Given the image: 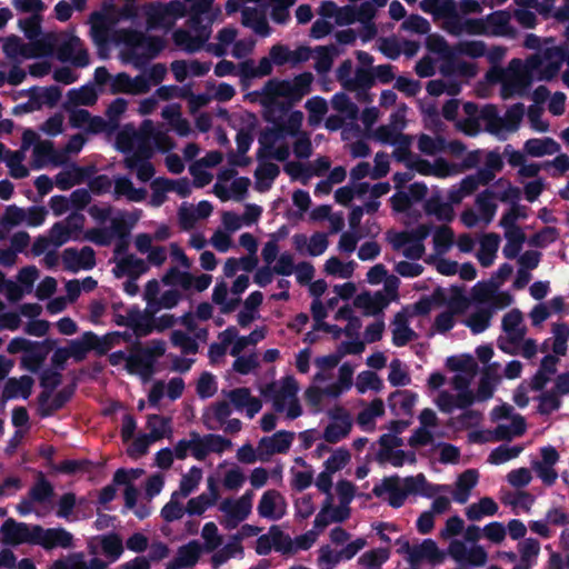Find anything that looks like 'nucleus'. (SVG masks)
Instances as JSON below:
<instances>
[{"label": "nucleus", "instance_id": "1", "mask_svg": "<svg viewBox=\"0 0 569 569\" xmlns=\"http://www.w3.org/2000/svg\"><path fill=\"white\" fill-rule=\"evenodd\" d=\"M166 352V342L153 339L148 346L136 341L127 358L126 370L131 375H139L143 380H149L156 372L157 359Z\"/></svg>", "mask_w": 569, "mask_h": 569}, {"label": "nucleus", "instance_id": "2", "mask_svg": "<svg viewBox=\"0 0 569 569\" xmlns=\"http://www.w3.org/2000/svg\"><path fill=\"white\" fill-rule=\"evenodd\" d=\"M124 42L131 48L130 58L136 68H142L150 60L157 58L166 47L163 38L137 30L128 31Z\"/></svg>", "mask_w": 569, "mask_h": 569}, {"label": "nucleus", "instance_id": "3", "mask_svg": "<svg viewBox=\"0 0 569 569\" xmlns=\"http://www.w3.org/2000/svg\"><path fill=\"white\" fill-rule=\"evenodd\" d=\"M149 435H140L128 447L127 453L131 458H139L148 452L151 442L160 440L167 432H171V418L160 415H149L147 420Z\"/></svg>", "mask_w": 569, "mask_h": 569}, {"label": "nucleus", "instance_id": "4", "mask_svg": "<svg viewBox=\"0 0 569 569\" xmlns=\"http://www.w3.org/2000/svg\"><path fill=\"white\" fill-rule=\"evenodd\" d=\"M144 14L148 29L169 27L176 18L183 16V6L178 0L169 3H151L147 7Z\"/></svg>", "mask_w": 569, "mask_h": 569}, {"label": "nucleus", "instance_id": "5", "mask_svg": "<svg viewBox=\"0 0 569 569\" xmlns=\"http://www.w3.org/2000/svg\"><path fill=\"white\" fill-rule=\"evenodd\" d=\"M2 541L4 545L18 546L22 543H34V525L18 522L12 518L7 519L1 528Z\"/></svg>", "mask_w": 569, "mask_h": 569}, {"label": "nucleus", "instance_id": "6", "mask_svg": "<svg viewBox=\"0 0 569 569\" xmlns=\"http://www.w3.org/2000/svg\"><path fill=\"white\" fill-rule=\"evenodd\" d=\"M34 543L41 546L46 550H52L57 547L70 548L72 546L73 536L64 528L44 529L40 525H34Z\"/></svg>", "mask_w": 569, "mask_h": 569}, {"label": "nucleus", "instance_id": "7", "mask_svg": "<svg viewBox=\"0 0 569 569\" xmlns=\"http://www.w3.org/2000/svg\"><path fill=\"white\" fill-rule=\"evenodd\" d=\"M56 346L57 340L54 339L47 338L43 341H37V346L32 347L31 350L29 349V351H26L22 356V368L30 372H37Z\"/></svg>", "mask_w": 569, "mask_h": 569}, {"label": "nucleus", "instance_id": "8", "mask_svg": "<svg viewBox=\"0 0 569 569\" xmlns=\"http://www.w3.org/2000/svg\"><path fill=\"white\" fill-rule=\"evenodd\" d=\"M400 478L397 475L386 477L381 483L375 485L372 493L377 498H381L386 492L389 493L388 503L392 508H400L405 505L407 495L402 488L399 487Z\"/></svg>", "mask_w": 569, "mask_h": 569}, {"label": "nucleus", "instance_id": "9", "mask_svg": "<svg viewBox=\"0 0 569 569\" xmlns=\"http://www.w3.org/2000/svg\"><path fill=\"white\" fill-rule=\"evenodd\" d=\"M33 169H42L48 163H52L54 166H61L66 162V154L56 151L53 142L50 140H44L38 142L33 147Z\"/></svg>", "mask_w": 569, "mask_h": 569}, {"label": "nucleus", "instance_id": "10", "mask_svg": "<svg viewBox=\"0 0 569 569\" xmlns=\"http://www.w3.org/2000/svg\"><path fill=\"white\" fill-rule=\"evenodd\" d=\"M107 567L108 563L100 558L94 557L87 562L83 552H73L67 558L53 561L51 569H107Z\"/></svg>", "mask_w": 569, "mask_h": 569}, {"label": "nucleus", "instance_id": "11", "mask_svg": "<svg viewBox=\"0 0 569 569\" xmlns=\"http://www.w3.org/2000/svg\"><path fill=\"white\" fill-rule=\"evenodd\" d=\"M263 93L269 99L287 98L289 101L288 104L283 102L279 103V108L282 111L288 110L291 103L297 102L290 80L270 79L263 87Z\"/></svg>", "mask_w": 569, "mask_h": 569}, {"label": "nucleus", "instance_id": "12", "mask_svg": "<svg viewBox=\"0 0 569 569\" xmlns=\"http://www.w3.org/2000/svg\"><path fill=\"white\" fill-rule=\"evenodd\" d=\"M33 383V378L27 375L20 378H9L2 390L3 402L18 397L28 399L32 392Z\"/></svg>", "mask_w": 569, "mask_h": 569}, {"label": "nucleus", "instance_id": "13", "mask_svg": "<svg viewBox=\"0 0 569 569\" xmlns=\"http://www.w3.org/2000/svg\"><path fill=\"white\" fill-rule=\"evenodd\" d=\"M418 395L410 390H396L388 397V406L395 416L400 413L412 416Z\"/></svg>", "mask_w": 569, "mask_h": 569}, {"label": "nucleus", "instance_id": "14", "mask_svg": "<svg viewBox=\"0 0 569 569\" xmlns=\"http://www.w3.org/2000/svg\"><path fill=\"white\" fill-rule=\"evenodd\" d=\"M392 323L395 326L392 330V342L395 346L403 347L417 337L416 332L409 327L407 308L395 315Z\"/></svg>", "mask_w": 569, "mask_h": 569}, {"label": "nucleus", "instance_id": "15", "mask_svg": "<svg viewBox=\"0 0 569 569\" xmlns=\"http://www.w3.org/2000/svg\"><path fill=\"white\" fill-rule=\"evenodd\" d=\"M479 472L477 469H467L461 472L456 481V490L452 498L456 502L463 505L468 501L471 490L477 486Z\"/></svg>", "mask_w": 569, "mask_h": 569}, {"label": "nucleus", "instance_id": "16", "mask_svg": "<svg viewBox=\"0 0 569 569\" xmlns=\"http://www.w3.org/2000/svg\"><path fill=\"white\" fill-rule=\"evenodd\" d=\"M76 391V383L68 385L59 390L52 400L44 403H38V412L41 418L53 416L57 411L62 409L73 397Z\"/></svg>", "mask_w": 569, "mask_h": 569}, {"label": "nucleus", "instance_id": "17", "mask_svg": "<svg viewBox=\"0 0 569 569\" xmlns=\"http://www.w3.org/2000/svg\"><path fill=\"white\" fill-rule=\"evenodd\" d=\"M522 320V312L519 309H512L502 318V330L507 333L508 341L512 345L520 343L525 338L526 328L520 327Z\"/></svg>", "mask_w": 569, "mask_h": 569}, {"label": "nucleus", "instance_id": "18", "mask_svg": "<svg viewBox=\"0 0 569 569\" xmlns=\"http://www.w3.org/2000/svg\"><path fill=\"white\" fill-rule=\"evenodd\" d=\"M148 270V266L141 259L136 257L133 253H129L122 257L113 268L116 278H122L128 276L129 278L137 279L140 274Z\"/></svg>", "mask_w": 569, "mask_h": 569}, {"label": "nucleus", "instance_id": "19", "mask_svg": "<svg viewBox=\"0 0 569 569\" xmlns=\"http://www.w3.org/2000/svg\"><path fill=\"white\" fill-rule=\"evenodd\" d=\"M210 493H201L191 498L186 507V511L190 516H201L209 507L213 506L219 498V491L213 480L209 481Z\"/></svg>", "mask_w": 569, "mask_h": 569}, {"label": "nucleus", "instance_id": "20", "mask_svg": "<svg viewBox=\"0 0 569 569\" xmlns=\"http://www.w3.org/2000/svg\"><path fill=\"white\" fill-rule=\"evenodd\" d=\"M490 36H513L515 29L510 24L511 14L506 10H497L486 17Z\"/></svg>", "mask_w": 569, "mask_h": 569}, {"label": "nucleus", "instance_id": "21", "mask_svg": "<svg viewBox=\"0 0 569 569\" xmlns=\"http://www.w3.org/2000/svg\"><path fill=\"white\" fill-rule=\"evenodd\" d=\"M251 508V493L246 492L236 501H232L230 499L223 500L219 509L226 515H229L232 518L238 519V521H243L250 515Z\"/></svg>", "mask_w": 569, "mask_h": 569}, {"label": "nucleus", "instance_id": "22", "mask_svg": "<svg viewBox=\"0 0 569 569\" xmlns=\"http://www.w3.org/2000/svg\"><path fill=\"white\" fill-rule=\"evenodd\" d=\"M113 196L114 199L126 197L129 201L141 202L147 197V190L144 188H136L128 177L120 176L114 179Z\"/></svg>", "mask_w": 569, "mask_h": 569}, {"label": "nucleus", "instance_id": "23", "mask_svg": "<svg viewBox=\"0 0 569 569\" xmlns=\"http://www.w3.org/2000/svg\"><path fill=\"white\" fill-rule=\"evenodd\" d=\"M445 555L440 551L437 543L432 539H425L420 546L415 547L411 552V565L419 563L422 559H427L432 565L443 561Z\"/></svg>", "mask_w": 569, "mask_h": 569}, {"label": "nucleus", "instance_id": "24", "mask_svg": "<svg viewBox=\"0 0 569 569\" xmlns=\"http://www.w3.org/2000/svg\"><path fill=\"white\" fill-rule=\"evenodd\" d=\"M129 327L138 338L146 337L153 331V313L142 312L138 307L129 309Z\"/></svg>", "mask_w": 569, "mask_h": 569}, {"label": "nucleus", "instance_id": "25", "mask_svg": "<svg viewBox=\"0 0 569 569\" xmlns=\"http://www.w3.org/2000/svg\"><path fill=\"white\" fill-rule=\"evenodd\" d=\"M560 150V144L552 138H531L523 144V151L531 157L555 154Z\"/></svg>", "mask_w": 569, "mask_h": 569}, {"label": "nucleus", "instance_id": "26", "mask_svg": "<svg viewBox=\"0 0 569 569\" xmlns=\"http://www.w3.org/2000/svg\"><path fill=\"white\" fill-rule=\"evenodd\" d=\"M499 243L500 236L498 233L490 232L482 237L477 253L478 261L482 267L488 268L493 263Z\"/></svg>", "mask_w": 569, "mask_h": 569}, {"label": "nucleus", "instance_id": "27", "mask_svg": "<svg viewBox=\"0 0 569 569\" xmlns=\"http://www.w3.org/2000/svg\"><path fill=\"white\" fill-rule=\"evenodd\" d=\"M39 382L43 390L38 396V403L42 405L50 400L52 392L61 385L62 375L60 371L47 368L42 370Z\"/></svg>", "mask_w": 569, "mask_h": 569}, {"label": "nucleus", "instance_id": "28", "mask_svg": "<svg viewBox=\"0 0 569 569\" xmlns=\"http://www.w3.org/2000/svg\"><path fill=\"white\" fill-rule=\"evenodd\" d=\"M420 8L435 18H457V8L453 0H421Z\"/></svg>", "mask_w": 569, "mask_h": 569}, {"label": "nucleus", "instance_id": "29", "mask_svg": "<svg viewBox=\"0 0 569 569\" xmlns=\"http://www.w3.org/2000/svg\"><path fill=\"white\" fill-rule=\"evenodd\" d=\"M282 138H284V136L282 134L281 129H279L277 123H274L273 128H264L258 137L260 147L257 151V160L262 161L267 159V152L271 151L276 142Z\"/></svg>", "mask_w": 569, "mask_h": 569}, {"label": "nucleus", "instance_id": "30", "mask_svg": "<svg viewBox=\"0 0 569 569\" xmlns=\"http://www.w3.org/2000/svg\"><path fill=\"white\" fill-rule=\"evenodd\" d=\"M31 43L21 42L20 57L26 59L39 58L52 53L53 44L50 37H44L38 40H31Z\"/></svg>", "mask_w": 569, "mask_h": 569}, {"label": "nucleus", "instance_id": "31", "mask_svg": "<svg viewBox=\"0 0 569 569\" xmlns=\"http://www.w3.org/2000/svg\"><path fill=\"white\" fill-rule=\"evenodd\" d=\"M375 137L378 141L382 142V143H390V144H393L396 143L397 141V138H400L401 141L400 143L401 144H405V147L400 148L399 151L402 152L403 154H399L398 157V160H402L403 157H407L410 154V150H409V139L401 134V133H397L396 129L390 127V126H380L377 128L376 132H375Z\"/></svg>", "mask_w": 569, "mask_h": 569}, {"label": "nucleus", "instance_id": "32", "mask_svg": "<svg viewBox=\"0 0 569 569\" xmlns=\"http://www.w3.org/2000/svg\"><path fill=\"white\" fill-rule=\"evenodd\" d=\"M492 316V308H478L465 320V325L471 330L473 335H479L489 328Z\"/></svg>", "mask_w": 569, "mask_h": 569}, {"label": "nucleus", "instance_id": "33", "mask_svg": "<svg viewBox=\"0 0 569 569\" xmlns=\"http://www.w3.org/2000/svg\"><path fill=\"white\" fill-rule=\"evenodd\" d=\"M277 499H282L279 491L272 489L263 492L257 508L259 516L271 520H279L282 518L283 512L276 513Z\"/></svg>", "mask_w": 569, "mask_h": 569}, {"label": "nucleus", "instance_id": "34", "mask_svg": "<svg viewBox=\"0 0 569 569\" xmlns=\"http://www.w3.org/2000/svg\"><path fill=\"white\" fill-rule=\"evenodd\" d=\"M54 495V488L50 481H48L44 475L40 471L37 476L34 485L30 488L28 496L37 503H44L50 501Z\"/></svg>", "mask_w": 569, "mask_h": 569}, {"label": "nucleus", "instance_id": "35", "mask_svg": "<svg viewBox=\"0 0 569 569\" xmlns=\"http://www.w3.org/2000/svg\"><path fill=\"white\" fill-rule=\"evenodd\" d=\"M505 237L507 243L503 247L502 253L507 259H515L519 256L522 244L526 241V234L520 227H515L511 230H506Z\"/></svg>", "mask_w": 569, "mask_h": 569}, {"label": "nucleus", "instance_id": "36", "mask_svg": "<svg viewBox=\"0 0 569 569\" xmlns=\"http://www.w3.org/2000/svg\"><path fill=\"white\" fill-rule=\"evenodd\" d=\"M479 119L486 122V131L498 136L503 129V120L498 113L495 104H486L479 113Z\"/></svg>", "mask_w": 569, "mask_h": 569}, {"label": "nucleus", "instance_id": "37", "mask_svg": "<svg viewBox=\"0 0 569 569\" xmlns=\"http://www.w3.org/2000/svg\"><path fill=\"white\" fill-rule=\"evenodd\" d=\"M24 153L18 150H7L3 158L7 167L10 170V176L14 179H23L29 176V170L22 164Z\"/></svg>", "mask_w": 569, "mask_h": 569}, {"label": "nucleus", "instance_id": "38", "mask_svg": "<svg viewBox=\"0 0 569 569\" xmlns=\"http://www.w3.org/2000/svg\"><path fill=\"white\" fill-rule=\"evenodd\" d=\"M332 108L342 113L345 118L355 121L359 116L358 106L343 92L336 93L331 99Z\"/></svg>", "mask_w": 569, "mask_h": 569}, {"label": "nucleus", "instance_id": "39", "mask_svg": "<svg viewBox=\"0 0 569 569\" xmlns=\"http://www.w3.org/2000/svg\"><path fill=\"white\" fill-rule=\"evenodd\" d=\"M202 478V470L196 466L191 467L188 471V473L182 475L180 480L179 490L173 491V493H177L179 497L186 498L191 492H193Z\"/></svg>", "mask_w": 569, "mask_h": 569}, {"label": "nucleus", "instance_id": "40", "mask_svg": "<svg viewBox=\"0 0 569 569\" xmlns=\"http://www.w3.org/2000/svg\"><path fill=\"white\" fill-rule=\"evenodd\" d=\"M266 120L277 123V126L279 127V129H281V132L284 137H297L302 133L300 131V128L303 121V113L300 110L292 111L284 122L280 120H272L268 117L266 118Z\"/></svg>", "mask_w": 569, "mask_h": 569}, {"label": "nucleus", "instance_id": "41", "mask_svg": "<svg viewBox=\"0 0 569 569\" xmlns=\"http://www.w3.org/2000/svg\"><path fill=\"white\" fill-rule=\"evenodd\" d=\"M202 552L201 543L198 540H192L179 547L177 557L187 568H192L198 563Z\"/></svg>", "mask_w": 569, "mask_h": 569}, {"label": "nucleus", "instance_id": "42", "mask_svg": "<svg viewBox=\"0 0 569 569\" xmlns=\"http://www.w3.org/2000/svg\"><path fill=\"white\" fill-rule=\"evenodd\" d=\"M446 366L451 371L463 372L470 377H473L478 370V365L470 355L462 357L451 356L447 358Z\"/></svg>", "mask_w": 569, "mask_h": 569}, {"label": "nucleus", "instance_id": "43", "mask_svg": "<svg viewBox=\"0 0 569 569\" xmlns=\"http://www.w3.org/2000/svg\"><path fill=\"white\" fill-rule=\"evenodd\" d=\"M389 557L390 551L388 548H376L362 553L358 559V563L369 569H380L388 561Z\"/></svg>", "mask_w": 569, "mask_h": 569}, {"label": "nucleus", "instance_id": "44", "mask_svg": "<svg viewBox=\"0 0 569 569\" xmlns=\"http://www.w3.org/2000/svg\"><path fill=\"white\" fill-rule=\"evenodd\" d=\"M68 98H69L70 102L76 106L91 107L97 102L98 93L92 86L86 84V86H82L81 88H79L78 90L71 89L68 92Z\"/></svg>", "mask_w": 569, "mask_h": 569}, {"label": "nucleus", "instance_id": "45", "mask_svg": "<svg viewBox=\"0 0 569 569\" xmlns=\"http://www.w3.org/2000/svg\"><path fill=\"white\" fill-rule=\"evenodd\" d=\"M425 212L433 214L440 221H451L453 219V209L449 203L442 202L439 198H430L425 203Z\"/></svg>", "mask_w": 569, "mask_h": 569}, {"label": "nucleus", "instance_id": "46", "mask_svg": "<svg viewBox=\"0 0 569 569\" xmlns=\"http://www.w3.org/2000/svg\"><path fill=\"white\" fill-rule=\"evenodd\" d=\"M166 286H180L184 290H189L193 283V276L188 271H181L177 267H171L162 277Z\"/></svg>", "mask_w": 569, "mask_h": 569}, {"label": "nucleus", "instance_id": "47", "mask_svg": "<svg viewBox=\"0 0 569 569\" xmlns=\"http://www.w3.org/2000/svg\"><path fill=\"white\" fill-rule=\"evenodd\" d=\"M522 450L523 447L521 445L511 447L507 445H500L490 452L488 461L492 465H502L511 459L517 458L522 452Z\"/></svg>", "mask_w": 569, "mask_h": 569}, {"label": "nucleus", "instance_id": "48", "mask_svg": "<svg viewBox=\"0 0 569 569\" xmlns=\"http://www.w3.org/2000/svg\"><path fill=\"white\" fill-rule=\"evenodd\" d=\"M120 332H110L102 338L98 337L92 331L86 332V338L89 339L91 350H94L99 356L106 355L114 343V339L119 338Z\"/></svg>", "mask_w": 569, "mask_h": 569}, {"label": "nucleus", "instance_id": "49", "mask_svg": "<svg viewBox=\"0 0 569 569\" xmlns=\"http://www.w3.org/2000/svg\"><path fill=\"white\" fill-rule=\"evenodd\" d=\"M375 84V76L372 69L357 68L355 78L345 83V90L356 91L358 89L368 90Z\"/></svg>", "mask_w": 569, "mask_h": 569}, {"label": "nucleus", "instance_id": "50", "mask_svg": "<svg viewBox=\"0 0 569 569\" xmlns=\"http://www.w3.org/2000/svg\"><path fill=\"white\" fill-rule=\"evenodd\" d=\"M305 107L309 112L308 121L310 126H318L328 111L326 99L319 96L308 99Z\"/></svg>", "mask_w": 569, "mask_h": 569}, {"label": "nucleus", "instance_id": "51", "mask_svg": "<svg viewBox=\"0 0 569 569\" xmlns=\"http://www.w3.org/2000/svg\"><path fill=\"white\" fill-rule=\"evenodd\" d=\"M517 548L520 555V561L530 563L533 567L540 553V542L535 538H526L518 542Z\"/></svg>", "mask_w": 569, "mask_h": 569}, {"label": "nucleus", "instance_id": "52", "mask_svg": "<svg viewBox=\"0 0 569 569\" xmlns=\"http://www.w3.org/2000/svg\"><path fill=\"white\" fill-rule=\"evenodd\" d=\"M356 388L359 393H365L369 389L379 392L383 388V382L375 371L366 370L358 375Z\"/></svg>", "mask_w": 569, "mask_h": 569}, {"label": "nucleus", "instance_id": "53", "mask_svg": "<svg viewBox=\"0 0 569 569\" xmlns=\"http://www.w3.org/2000/svg\"><path fill=\"white\" fill-rule=\"evenodd\" d=\"M270 536H272L273 549L282 555H291L296 550L293 541L288 533H284L279 526L273 525L270 527Z\"/></svg>", "mask_w": 569, "mask_h": 569}, {"label": "nucleus", "instance_id": "54", "mask_svg": "<svg viewBox=\"0 0 569 569\" xmlns=\"http://www.w3.org/2000/svg\"><path fill=\"white\" fill-rule=\"evenodd\" d=\"M493 366H498V362L488 365L482 371L477 392L475 393L478 401H487L493 396L495 385L491 380V368Z\"/></svg>", "mask_w": 569, "mask_h": 569}, {"label": "nucleus", "instance_id": "55", "mask_svg": "<svg viewBox=\"0 0 569 569\" xmlns=\"http://www.w3.org/2000/svg\"><path fill=\"white\" fill-rule=\"evenodd\" d=\"M101 549L111 561H116L123 552V543L119 535L112 532L102 536Z\"/></svg>", "mask_w": 569, "mask_h": 569}, {"label": "nucleus", "instance_id": "56", "mask_svg": "<svg viewBox=\"0 0 569 569\" xmlns=\"http://www.w3.org/2000/svg\"><path fill=\"white\" fill-rule=\"evenodd\" d=\"M201 536L204 540L203 545H201L203 552H213L222 543V537L219 535L218 528L212 521L204 523Z\"/></svg>", "mask_w": 569, "mask_h": 569}, {"label": "nucleus", "instance_id": "57", "mask_svg": "<svg viewBox=\"0 0 569 569\" xmlns=\"http://www.w3.org/2000/svg\"><path fill=\"white\" fill-rule=\"evenodd\" d=\"M242 23L246 27H252L259 36L267 37L270 34V27L264 17H257L254 10L246 8L242 12Z\"/></svg>", "mask_w": 569, "mask_h": 569}, {"label": "nucleus", "instance_id": "58", "mask_svg": "<svg viewBox=\"0 0 569 569\" xmlns=\"http://www.w3.org/2000/svg\"><path fill=\"white\" fill-rule=\"evenodd\" d=\"M152 157V148L148 142H140L132 154L126 157L124 166L130 170H137L144 161Z\"/></svg>", "mask_w": 569, "mask_h": 569}, {"label": "nucleus", "instance_id": "59", "mask_svg": "<svg viewBox=\"0 0 569 569\" xmlns=\"http://www.w3.org/2000/svg\"><path fill=\"white\" fill-rule=\"evenodd\" d=\"M351 427V420L341 421V423L331 422L325 428L323 439L328 443H337L349 435Z\"/></svg>", "mask_w": 569, "mask_h": 569}, {"label": "nucleus", "instance_id": "60", "mask_svg": "<svg viewBox=\"0 0 569 569\" xmlns=\"http://www.w3.org/2000/svg\"><path fill=\"white\" fill-rule=\"evenodd\" d=\"M295 432L280 430L273 433L271 437H263L260 439V443L271 442L274 446V450L278 453H286L293 441Z\"/></svg>", "mask_w": 569, "mask_h": 569}, {"label": "nucleus", "instance_id": "61", "mask_svg": "<svg viewBox=\"0 0 569 569\" xmlns=\"http://www.w3.org/2000/svg\"><path fill=\"white\" fill-rule=\"evenodd\" d=\"M179 496L177 493L171 495L169 502H167L161 509V517L167 522H173L183 517L186 508L179 502Z\"/></svg>", "mask_w": 569, "mask_h": 569}, {"label": "nucleus", "instance_id": "62", "mask_svg": "<svg viewBox=\"0 0 569 569\" xmlns=\"http://www.w3.org/2000/svg\"><path fill=\"white\" fill-rule=\"evenodd\" d=\"M525 114V106L521 102L512 104L506 111L503 120V128L508 131H517L520 127L521 120Z\"/></svg>", "mask_w": 569, "mask_h": 569}, {"label": "nucleus", "instance_id": "63", "mask_svg": "<svg viewBox=\"0 0 569 569\" xmlns=\"http://www.w3.org/2000/svg\"><path fill=\"white\" fill-rule=\"evenodd\" d=\"M137 218L128 217L124 214L116 217L111 220L110 231L112 238H130L131 229L133 228Z\"/></svg>", "mask_w": 569, "mask_h": 569}, {"label": "nucleus", "instance_id": "64", "mask_svg": "<svg viewBox=\"0 0 569 569\" xmlns=\"http://www.w3.org/2000/svg\"><path fill=\"white\" fill-rule=\"evenodd\" d=\"M453 231L448 226L437 228L433 234V244L438 253H445L453 243Z\"/></svg>", "mask_w": 569, "mask_h": 569}]
</instances>
